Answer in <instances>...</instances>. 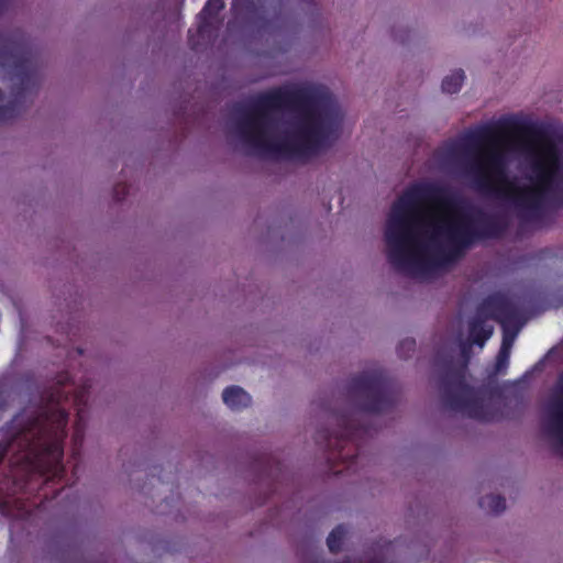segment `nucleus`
<instances>
[{
	"label": "nucleus",
	"mask_w": 563,
	"mask_h": 563,
	"mask_svg": "<svg viewBox=\"0 0 563 563\" xmlns=\"http://www.w3.org/2000/svg\"><path fill=\"white\" fill-rule=\"evenodd\" d=\"M426 203L457 211L462 199L446 186L417 183L393 203L384 232L387 260L395 271L411 277L455 262L475 243L500 238L508 227L504 218L482 210L475 217L434 221L422 208Z\"/></svg>",
	"instance_id": "obj_1"
},
{
	"label": "nucleus",
	"mask_w": 563,
	"mask_h": 563,
	"mask_svg": "<svg viewBox=\"0 0 563 563\" xmlns=\"http://www.w3.org/2000/svg\"><path fill=\"white\" fill-rule=\"evenodd\" d=\"M507 128L506 121L478 126L461 140L444 142L437 156L452 162L474 152L467 174L475 188L510 201L521 218L539 220L549 205H563V132L551 133L534 125L527 128L536 140L528 154L530 184L517 186L507 177V156L500 144L501 133Z\"/></svg>",
	"instance_id": "obj_2"
},
{
	"label": "nucleus",
	"mask_w": 563,
	"mask_h": 563,
	"mask_svg": "<svg viewBox=\"0 0 563 563\" xmlns=\"http://www.w3.org/2000/svg\"><path fill=\"white\" fill-rule=\"evenodd\" d=\"M241 142L262 157L308 158L339 137L342 113L312 86L278 87L234 107Z\"/></svg>",
	"instance_id": "obj_3"
},
{
	"label": "nucleus",
	"mask_w": 563,
	"mask_h": 563,
	"mask_svg": "<svg viewBox=\"0 0 563 563\" xmlns=\"http://www.w3.org/2000/svg\"><path fill=\"white\" fill-rule=\"evenodd\" d=\"M90 387L91 385L85 382L74 388L69 373H60L56 383L43 393L38 410L29 416L19 413L13 418L12 438L8 442H0V464L4 456L12 452V476L21 470L27 477L38 475L48 481L63 479L66 475L63 459L68 423L65 405L70 404L76 410L71 459L77 463L85 438Z\"/></svg>",
	"instance_id": "obj_4"
},
{
	"label": "nucleus",
	"mask_w": 563,
	"mask_h": 563,
	"mask_svg": "<svg viewBox=\"0 0 563 563\" xmlns=\"http://www.w3.org/2000/svg\"><path fill=\"white\" fill-rule=\"evenodd\" d=\"M40 85L36 58L25 38L0 33V123L16 118L27 93Z\"/></svg>",
	"instance_id": "obj_5"
},
{
	"label": "nucleus",
	"mask_w": 563,
	"mask_h": 563,
	"mask_svg": "<svg viewBox=\"0 0 563 563\" xmlns=\"http://www.w3.org/2000/svg\"><path fill=\"white\" fill-rule=\"evenodd\" d=\"M472 344L471 341H460L462 362L455 363L452 358L443 361L438 374V389L443 405L449 410L481 421H492L494 416L489 406L477 396L474 387L467 383V365Z\"/></svg>",
	"instance_id": "obj_6"
},
{
	"label": "nucleus",
	"mask_w": 563,
	"mask_h": 563,
	"mask_svg": "<svg viewBox=\"0 0 563 563\" xmlns=\"http://www.w3.org/2000/svg\"><path fill=\"white\" fill-rule=\"evenodd\" d=\"M333 419L338 429L330 431L322 428L317 430L314 441L328 453V462L334 467L336 464H344L351 470L360 456L358 439L368 434L367 428L355 423V419L346 413H335Z\"/></svg>",
	"instance_id": "obj_7"
},
{
	"label": "nucleus",
	"mask_w": 563,
	"mask_h": 563,
	"mask_svg": "<svg viewBox=\"0 0 563 563\" xmlns=\"http://www.w3.org/2000/svg\"><path fill=\"white\" fill-rule=\"evenodd\" d=\"M349 393L360 398L358 410L366 413L387 412L397 401L396 385L382 369L366 371L352 377Z\"/></svg>",
	"instance_id": "obj_8"
},
{
	"label": "nucleus",
	"mask_w": 563,
	"mask_h": 563,
	"mask_svg": "<svg viewBox=\"0 0 563 563\" xmlns=\"http://www.w3.org/2000/svg\"><path fill=\"white\" fill-rule=\"evenodd\" d=\"M224 8V0H208L197 16V30L188 31V44L191 49L199 51L202 46L210 44L220 29L221 21L219 12Z\"/></svg>",
	"instance_id": "obj_9"
},
{
	"label": "nucleus",
	"mask_w": 563,
	"mask_h": 563,
	"mask_svg": "<svg viewBox=\"0 0 563 563\" xmlns=\"http://www.w3.org/2000/svg\"><path fill=\"white\" fill-rule=\"evenodd\" d=\"M476 312L501 324L509 323L518 317L512 301L500 292H494L484 298L477 306Z\"/></svg>",
	"instance_id": "obj_10"
},
{
	"label": "nucleus",
	"mask_w": 563,
	"mask_h": 563,
	"mask_svg": "<svg viewBox=\"0 0 563 563\" xmlns=\"http://www.w3.org/2000/svg\"><path fill=\"white\" fill-rule=\"evenodd\" d=\"M268 0H232V11L236 18L246 23L264 26L266 23L265 12Z\"/></svg>",
	"instance_id": "obj_11"
},
{
	"label": "nucleus",
	"mask_w": 563,
	"mask_h": 563,
	"mask_svg": "<svg viewBox=\"0 0 563 563\" xmlns=\"http://www.w3.org/2000/svg\"><path fill=\"white\" fill-rule=\"evenodd\" d=\"M486 319L483 314L476 316L468 323V334L471 343L483 346L485 342L493 334V327L486 324Z\"/></svg>",
	"instance_id": "obj_12"
},
{
	"label": "nucleus",
	"mask_w": 563,
	"mask_h": 563,
	"mask_svg": "<svg viewBox=\"0 0 563 563\" xmlns=\"http://www.w3.org/2000/svg\"><path fill=\"white\" fill-rule=\"evenodd\" d=\"M223 402L232 410H241L251 404V396L240 386H229L222 393Z\"/></svg>",
	"instance_id": "obj_13"
},
{
	"label": "nucleus",
	"mask_w": 563,
	"mask_h": 563,
	"mask_svg": "<svg viewBox=\"0 0 563 563\" xmlns=\"http://www.w3.org/2000/svg\"><path fill=\"white\" fill-rule=\"evenodd\" d=\"M549 434L555 439L560 446L563 445V410L561 405H554L549 415Z\"/></svg>",
	"instance_id": "obj_14"
},
{
	"label": "nucleus",
	"mask_w": 563,
	"mask_h": 563,
	"mask_svg": "<svg viewBox=\"0 0 563 563\" xmlns=\"http://www.w3.org/2000/svg\"><path fill=\"white\" fill-rule=\"evenodd\" d=\"M478 505L489 514L499 515L506 509V499L500 495L489 494L483 496L479 499Z\"/></svg>",
	"instance_id": "obj_15"
},
{
	"label": "nucleus",
	"mask_w": 563,
	"mask_h": 563,
	"mask_svg": "<svg viewBox=\"0 0 563 563\" xmlns=\"http://www.w3.org/2000/svg\"><path fill=\"white\" fill-rule=\"evenodd\" d=\"M510 347H511V340H508L507 336H504L501 347L497 354L495 366H494V374H504L508 367L509 364V356H510Z\"/></svg>",
	"instance_id": "obj_16"
},
{
	"label": "nucleus",
	"mask_w": 563,
	"mask_h": 563,
	"mask_svg": "<svg viewBox=\"0 0 563 563\" xmlns=\"http://www.w3.org/2000/svg\"><path fill=\"white\" fill-rule=\"evenodd\" d=\"M465 75L462 69L454 70L442 80V90L446 93H456L461 90Z\"/></svg>",
	"instance_id": "obj_17"
},
{
	"label": "nucleus",
	"mask_w": 563,
	"mask_h": 563,
	"mask_svg": "<svg viewBox=\"0 0 563 563\" xmlns=\"http://www.w3.org/2000/svg\"><path fill=\"white\" fill-rule=\"evenodd\" d=\"M346 536V529L343 525L336 526L327 538V545L332 553H339L342 549Z\"/></svg>",
	"instance_id": "obj_18"
},
{
	"label": "nucleus",
	"mask_w": 563,
	"mask_h": 563,
	"mask_svg": "<svg viewBox=\"0 0 563 563\" xmlns=\"http://www.w3.org/2000/svg\"><path fill=\"white\" fill-rule=\"evenodd\" d=\"M416 350V340L412 338H406L401 340L397 347V353L401 358H409Z\"/></svg>",
	"instance_id": "obj_19"
},
{
	"label": "nucleus",
	"mask_w": 563,
	"mask_h": 563,
	"mask_svg": "<svg viewBox=\"0 0 563 563\" xmlns=\"http://www.w3.org/2000/svg\"><path fill=\"white\" fill-rule=\"evenodd\" d=\"M129 195V186L126 184H117L113 187V199L121 202Z\"/></svg>",
	"instance_id": "obj_20"
},
{
	"label": "nucleus",
	"mask_w": 563,
	"mask_h": 563,
	"mask_svg": "<svg viewBox=\"0 0 563 563\" xmlns=\"http://www.w3.org/2000/svg\"><path fill=\"white\" fill-rule=\"evenodd\" d=\"M368 563H380V562H379V561H377V560H372V561H369Z\"/></svg>",
	"instance_id": "obj_21"
},
{
	"label": "nucleus",
	"mask_w": 563,
	"mask_h": 563,
	"mask_svg": "<svg viewBox=\"0 0 563 563\" xmlns=\"http://www.w3.org/2000/svg\"><path fill=\"white\" fill-rule=\"evenodd\" d=\"M2 97H3V93H2V90L0 89V100H2Z\"/></svg>",
	"instance_id": "obj_22"
}]
</instances>
